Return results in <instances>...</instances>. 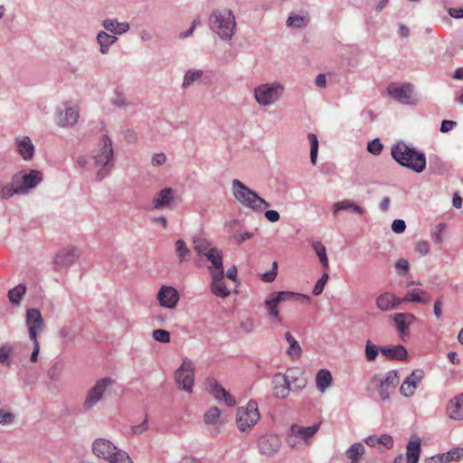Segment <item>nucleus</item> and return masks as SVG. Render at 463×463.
<instances>
[{
    "instance_id": "1",
    "label": "nucleus",
    "mask_w": 463,
    "mask_h": 463,
    "mask_svg": "<svg viewBox=\"0 0 463 463\" xmlns=\"http://www.w3.org/2000/svg\"><path fill=\"white\" fill-rule=\"evenodd\" d=\"M90 157L80 156L77 164L89 171H96L97 180L104 179L109 173L113 164L112 143L107 136H103L98 144V147L93 150Z\"/></svg>"
},
{
    "instance_id": "2",
    "label": "nucleus",
    "mask_w": 463,
    "mask_h": 463,
    "mask_svg": "<svg viewBox=\"0 0 463 463\" xmlns=\"http://www.w3.org/2000/svg\"><path fill=\"white\" fill-rule=\"evenodd\" d=\"M392 156L400 165L421 173L426 166L424 154L409 147L405 143L399 142L392 148Z\"/></svg>"
},
{
    "instance_id": "3",
    "label": "nucleus",
    "mask_w": 463,
    "mask_h": 463,
    "mask_svg": "<svg viewBox=\"0 0 463 463\" xmlns=\"http://www.w3.org/2000/svg\"><path fill=\"white\" fill-rule=\"evenodd\" d=\"M25 324L28 328L29 338L33 342V352L30 357L32 363H36L40 352L38 335L45 327L41 312L36 308H30L26 311Z\"/></svg>"
},
{
    "instance_id": "4",
    "label": "nucleus",
    "mask_w": 463,
    "mask_h": 463,
    "mask_svg": "<svg viewBox=\"0 0 463 463\" xmlns=\"http://www.w3.org/2000/svg\"><path fill=\"white\" fill-rule=\"evenodd\" d=\"M233 195L242 205L256 212L268 208L269 203L238 179L232 181Z\"/></svg>"
},
{
    "instance_id": "5",
    "label": "nucleus",
    "mask_w": 463,
    "mask_h": 463,
    "mask_svg": "<svg viewBox=\"0 0 463 463\" xmlns=\"http://www.w3.org/2000/svg\"><path fill=\"white\" fill-rule=\"evenodd\" d=\"M210 25L212 30L217 33L221 38L228 40L231 39L233 34L235 19L230 10H218L212 14Z\"/></svg>"
},
{
    "instance_id": "6",
    "label": "nucleus",
    "mask_w": 463,
    "mask_h": 463,
    "mask_svg": "<svg viewBox=\"0 0 463 463\" xmlns=\"http://www.w3.org/2000/svg\"><path fill=\"white\" fill-rule=\"evenodd\" d=\"M260 419L258 404L254 401L240 406L236 412V425L241 432H249Z\"/></svg>"
},
{
    "instance_id": "7",
    "label": "nucleus",
    "mask_w": 463,
    "mask_h": 463,
    "mask_svg": "<svg viewBox=\"0 0 463 463\" xmlns=\"http://www.w3.org/2000/svg\"><path fill=\"white\" fill-rule=\"evenodd\" d=\"M284 90L280 83H266L255 88L254 97L260 106H269L276 102L282 95Z\"/></svg>"
},
{
    "instance_id": "8",
    "label": "nucleus",
    "mask_w": 463,
    "mask_h": 463,
    "mask_svg": "<svg viewBox=\"0 0 463 463\" xmlns=\"http://www.w3.org/2000/svg\"><path fill=\"white\" fill-rule=\"evenodd\" d=\"M371 382L379 383L378 393L383 401H387L399 384L400 378L397 371L392 370L383 377L374 375Z\"/></svg>"
},
{
    "instance_id": "9",
    "label": "nucleus",
    "mask_w": 463,
    "mask_h": 463,
    "mask_svg": "<svg viewBox=\"0 0 463 463\" xmlns=\"http://www.w3.org/2000/svg\"><path fill=\"white\" fill-rule=\"evenodd\" d=\"M13 177L14 184L19 187L21 194H25L42 182L43 174L38 170L21 171L14 174Z\"/></svg>"
},
{
    "instance_id": "10",
    "label": "nucleus",
    "mask_w": 463,
    "mask_h": 463,
    "mask_svg": "<svg viewBox=\"0 0 463 463\" xmlns=\"http://www.w3.org/2000/svg\"><path fill=\"white\" fill-rule=\"evenodd\" d=\"M175 383L179 389L191 393L194 383V367L191 361L184 360L175 373Z\"/></svg>"
},
{
    "instance_id": "11",
    "label": "nucleus",
    "mask_w": 463,
    "mask_h": 463,
    "mask_svg": "<svg viewBox=\"0 0 463 463\" xmlns=\"http://www.w3.org/2000/svg\"><path fill=\"white\" fill-rule=\"evenodd\" d=\"M114 381L111 378H102L97 381L95 385L90 388L86 395L83 406L84 409L90 410L95 406L102 398L106 390L112 386Z\"/></svg>"
},
{
    "instance_id": "12",
    "label": "nucleus",
    "mask_w": 463,
    "mask_h": 463,
    "mask_svg": "<svg viewBox=\"0 0 463 463\" xmlns=\"http://www.w3.org/2000/svg\"><path fill=\"white\" fill-rule=\"evenodd\" d=\"M80 258V251L73 247H67L59 250L53 260L54 269L61 271L67 269Z\"/></svg>"
},
{
    "instance_id": "13",
    "label": "nucleus",
    "mask_w": 463,
    "mask_h": 463,
    "mask_svg": "<svg viewBox=\"0 0 463 463\" xmlns=\"http://www.w3.org/2000/svg\"><path fill=\"white\" fill-rule=\"evenodd\" d=\"M79 119V109L71 107L68 102L56 110V123L62 128H71L74 126Z\"/></svg>"
},
{
    "instance_id": "14",
    "label": "nucleus",
    "mask_w": 463,
    "mask_h": 463,
    "mask_svg": "<svg viewBox=\"0 0 463 463\" xmlns=\"http://www.w3.org/2000/svg\"><path fill=\"white\" fill-rule=\"evenodd\" d=\"M389 95L402 104L413 103L412 86L408 83L393 82L388 86Z\"/></svg>"
},
{
    "instance_id": "15",
    "label": "nucleus",
    "mask_w": 463,
    "mask_h": 463,
    "mask_svg": "<svg viewBox=\"0 0 463 463\" xmlns=\"http://www.w3.org/2000/svg\"><path fill=\"white\" fill-rule=\"evenodd\" d=\"M120 449L107 439H97L92 443V451L99 458L109 461Z\"/></svg>"
},
{
    "instance_id": "16",
    "label": "nucleus",
    "mask_w": 463,
    "mask_h": 463,
    "mask_svg": "<svg viewBox=\"0 0 463 463\" xmlns=\"http://www.w3.org/2000/svg\"><path fill=\"white\" fill-rule=\"evenodd\" d=\"M159 305L165 308H175L180 299L178 291L171 286H162L156 295Z\"/></svg>"
},
{
    "instance_id": "17",
    "label": "nucleus",
    "mask_w": 463,
    "mask_h": 463,
    "mask_svg": "<svg viewBox=\"0 0 463 463\" xmlns=\"http://www.w3.org/2000/svg\"><path fill=\"white\" fill-rule=\"evenodd\" d=\"M258 446L262 455L270 457L279 451L281 440L277 435L267 434L260 439Z\"/></svg>"
},
{
    "instance_id": "18",
    "label": "nucleus",
    "mask_w": 463,
    "mask_h": 463,
    "mask_svg": "<svg viewBox=\"0 0 463 463\" xmlns=\"http://www.w3.org/2000/svg\"><path fill=\"white\" fill-rule=\"evenodd\" d=\"M175 190L170 187H165L156 194L152 203L156 209L171 208L175 203Z\"/></svg>"
},
{
    "instance_id": "19",
    "label": "nucleus",
    "mask_w": 463,
    "mask_h": 463,
    "mask_svg": "<svg viewBox=\"0 0 463 463\" xmlns=\"http://www.w3.org/2000/svg\"><path fill=\"white\" fill-rule=\"evenodd\" d=\"M211 278V290L213 294L222 298L228 297L231 292L223 281L224 270H212Z\"/></svg>"
},
{
    "instance_id": "20",
    "label": "nucleus",
    "mask_w": 463,
    "mask_h": 463,
    "mask_svg": "<svg viewBox=\"0 0 463 463\" xmlns=\"http://www.w3.org/2000/svg\"><path fill=\"white\" fill-rule=\"evenodd\" d=\"M16 152L25 161L31 160L33 157L35 148L29 137L20 136L15 137Z\"/></svg>"
},
{
    "instance_id": "21",
    "label": "nucleus",
    "mask_w": 463,
    "mask_h": 463,
    "mask_svg": "<svg viewBox=\"0 0 463 463\" xmlns=\"http://www.w3.org/2000/svg\"><path fill=\"white\" fill-rule=\"evenodd\" d=\"M290 388L301 390L307 384V379L304 372L298 367H293L287 370L284 373Z\"/></svg>"
},
{
    "instance_id": "22",
    "label": "nucleus",
    "mask_w": 463,
    "mask_h": 463,
    "mask_svg": "<svg viewBox=\"0 0 463 463\" xmlns=\"http://www.w3.org/2000/svg\"><path fill=\"white\" fill-rule=\"evenodd\" d=\"M273 393L279 399H286L290 392V386L283 373H277L272 380Z\"/></svg>"
},
{
    "instance_id": "23",
    "label": "nucleus",
    "mask_w": 463,
    "mask_h": 463,
    "mask_svg": "<svg viewBox=\"0 0 463 463\" xmlns=\"http://www.w3.org/2000/svg\"><path fill=\"white\" fill-rule=\"evenodd\" d=\"M446 413L450 419L456 420H463V393L454 397L449 402Z\"/></svg>"
},
{
    "instance_id": "24",
    "label": "nucleus",
    "mask_w": 463,
    "mask_h": 463,
    "mask_svg": "<svg viewBox=\"0 0 463 463\" xmlns=\"http://www.w3.org/2000/svg\"><path fill=\"white\" fill-rule=\"evenodd\" d=\"M416 320V317L411 313H398L394 315L393 321L401 336L409 332V326Z\"/></svg>"
},
{
    "instance_id": "25",
    "label": "nucleus",
    "mask_w": 463,
    "mask_h": 463,
    "mask_svg": "<svg viewBox=\"0 0 463 463\" xmlns=\"http://www.w3.org/2000/svg\"><path fill=\"white\" fill-rule=\"evenodd\" d=\"M401 300L402 302L428 304L430 302L431 297L427 291L420 288H411L407 290L405 296Z\"/></svg>"
},
{
    "instance_id": "26",
    "label": "nucleus",
    "mask_w": 463,
    "mask_h": 463,
    "mask_svg": "<svg viewBox=\"0 0 463 463\" xmlns=\"http://www.w3.org/2000/svg\"><path fill=\"white\" fill-rule=\"evenodd\" d=\"M380 351L385 357L399 361L406 360L408 355L407 350L402 345L383 346Z\"/></svg>"
},
{
    "instance_id": "27",
    "label": "nucleus",
    "mask_w": 463,
    "mask_h": 463,
    "mask_svg": "<svg viewBox=\"0 0 463 463\" xmlns=\"http://www.w3.org/2000/svg\"><path fill=\"white\" fill-rule=\"evenodd\" d=\"M402 303L401 298H396L390 292H385L380 295L376 299L377 307L383 310L387 311Z\"/></svg>"
},
{
    "instance_id": "28",
    "label": "nucleus",
    "mask_w": 463,
    "mask_h": 463,
    "mask_svg": "<svg viewBox=\"0 0 463 463\" xmlns=\"http://www.w3.org/2000/svg\"><path fill=\"white\" fill-rule=\"evenodd\" d=\"M316 386L320 392H325L333 383V377L327 369H320L315 378Z\"/></svg>"
},
{
    "instance_id": "29",
    "label": "nucleus",
    "mask_w": 463,
    "mask_h": 463,
    "mask_svg": "<svg viewBox=\"0 0 463 463\" xmlns=\"http://www.w3.org/2000/svg\"><path fill=\"white\" fill-rule=\"evenodd\" d=\"M406 450V458L408 463H418L420 454V439H411Z\"/></svg>"
},
{
    "instance_id": "30",
    "label": "nucleus",
    "mask_w": 463,
    "mask_h": 463,
    "mask_svg": "<svg viewBox=\"0 0 463 463\" xmlns=\"http://www.w3.org/2000/svg\"><path fill=\"white\" fill-rule=\"evenodd\" d=\"M319 428V424H315L310 427H302L297 424H294L290 428V433L293 436L300 437L301 439L307 440L311 438L317 431Z\"/></svg>"
},
{
    "instance_id": "31",
    "label": "nucleus",
    "mask_w": 463,
    "mask_h": 463,
    "mask_svg": "<svg viewBox=\"0 0 463 463\" xmlns=\"http://www.w3.org/2000/svg\"><path fill=\"white\" fill-rule=\"evenodd\" d=\"M206 259L211 261L212 266L209 267L210 272L212 270H224L223 263H222V252L216 247L213 249L211 251L204 255Z\"/></svg>"
},
{
    "instance_id": "32",
    "label": "nucleus",
    "mask_w": 463,
    "mask_h": 463,
    "mask_svg": "<svg viewBox=\"0 0 463 463\" xmlns=\"http://www.w3.org/2000/svg\"><path fill=\"white\" fill-rule=\"evenodd\" d=\"M285 337L289 345L287 350L288 354L291 357L292 360H298L302 353L301 346L290 332H286Z\"/></svg>"
},
{
    "instance_id": "33",
    "label": "nucleus",
    "mask_w": 463,
    "mask_h": 463,
    "mask_svg": "<svg viewBox=\"0 0 463 463\" xmlns=\"http://www.w3.org/2000/svg\"><path fill=\"white\" fill-rule=\"evenodd\" d=\"M334 213H336L339 211H348L352 210L358 214H364V210L360 205L356 204L355 203L350 201V200H344L341 202L335 203L333 205Z\"/></svg>"
},
{
    "instance_id": "34",
    "label": "nucleus",
    "mask_w": 463,
    "mask_h": 463,
    "mask_svg": "<svg viewBox=\"0 0 463 463\" xmlns=\"http://www.w3.org/2000/svg\"><path fill=\"white\" fill-rule=\"evenodd\" d=\"M103 26L107 31L116 34H121L129 29V24L128 23H118L109 19L103 21Z\"/></svg>"
},
{
    "instance_id": "35",
    "label": "nucleus",
    "mask_w": 463,
    "mask_h": 463,
    "mask_svg": "<svg viewBox=\"0 0 463 463\" xmlns=\"http://www.w3.org/2000/svg\"><path fill=\"white\" fill-rule=\"evenodd\" d=\"M203 420L207 425L217 427L222 424L221 411L217 407L210 408L203 415Z\"/></svg>"
},
{
    "instance_id": "36",
    "label": "nucleus",
    "mask_w": 463,
    "mask_h": 463,
    "mask_svg": "<svg viewBox=\"0 0 463 463\" xmlns=\"http://www.w3.org/2000/svg\"><path fill=\"white\" fill-rule=\"evenodd\" d=\"M364 454V447L360 442L353 444L346 450V456L351 460V463H357Z\"/></svg>"
},
{
    "instance_id": "37",
    "label": "nucleus",
    "mask_w": 463,
    "mask_h": 463,
    "mask_svg": "<svg viewBox=\"0 0 463 463\" xmlns=\"http://www.w3.org/2000/svg\"><path fill=\"white\" fill-rule=\"evenodd\" d=\"M117 37L108 34L105 32L99 33L97 36V41L100 46V52L102 53H107L109 51V48L111 44H113L117 41Z\"/></svg>"
},
{
    "instance_id": "38",
    "label": "nucleus",
    "mask_w": 463,
    "mask_h": 463,
    "mask_svg": "<svg viewBox=\"0 0 463 463\" xmlns=\"http://www.w3.org/2000/svg\"><path fill=\"white\" fill-rule=\"evenodd\" d=\"M194 249L198 255L204 256L206 253L211 251L215 247L212 246L211 242L204 238H195L193 241Z\"/></svg>"
},
{
    "instance_id": "39",
    "label": "nucleus",
    "mask_w": 463,
    "mask_h": 463,
    "mask_svg": "<svg viewBox=\"0 0 463 463\" xmlns=\"http://www.w3.org/2000/svg\"><path fill=\"white\" fill-rule=\"evenodd\" d=\"M14 194H21L19 187L14 184V177H12V182L10 184H4L0 183V197L2 199L7 200Z\"/></svg>"
},
{
    "instance_id": "40",
    "label": "nucleus",
    "mask_w": 463,
    "mask_h": 463,
    "mask_svg": "<svg viewBox=\"0 0 463 463\" xmlns=\"http://www.w3.org/2000/svg\"><path fill=\"white\" fill-rule=\"evenodd\" d=\"M175 253L179 262H184L188 260L191 250L184 241L177 240L175 241Z\"/></svg>"
},
{
    "instance_id": "41",
    "label": "nucleus",
    "mask_w": 463,
    "mask_h": 463,
    "mask_svg": "<svg viewBox=\"0 0 463 463\" xmlns=\"http://www.w3.org/2000/svg\"><path fill=\"white\" fill-rule=\"evenodd\" d=\"M14 353V346L10 344H5L0 347V364L4 365H10L12 362V354Z\"/></svg>"
},
{
    "instance_id": "42",
    "label": "nucleus",
    "mask_w": 463,
    "mask_h": 463,
    "mask_svg": "<svg viewBox=\"0 0 463 463\" xmlns=\"http://www.w3.org/2000/svg\"><path fill=\"white\" fill-rule=\"evenodd\" d=\"M279 303V300L276 297H273L272 298L267 299L265 301V307L270 316L274 317L278 319V321L281 322L282 318L279 316V312L278 310V306Z\"/></svg>"
},
{
    "instance_id": "43",
    "label": "nucleus",
    "mask_w": 463,
    "mask_h": 463,
    "mask_svg": "<svg viewBox=\"0 0 463 463\" xmlns=\"http://www.w3.org/2000/svg\"><path fill=\"white\" fill-rule=\"evenodd\" d=\"M25 292H26L25 286L23 284H19L15 288L9 290V292H8L9 300L13 304H19L20 300L22 299V298L24 297Z\"/></svg>"
},
{
    "instance_id": "44",
    "label": "nucleus",
    "mask_w": 463,
    "mask_h": 463,
    "mask_svg": "<svg viewBox=\"0 0 463 463\" xmlns=\"http://www.w3.org/2000/svg\"><path fill=\"white\" fill-rule=\"evenodd\" d=\"M313 249L316 251L322 266L325 269H328L329 264H328V260H327L326 250L325 246L320 241H315L313 243Z\"/></svg>"
},
{
    "instance_id": "45",
    "label": "nucleus",
    "mask_w": 463,
    "mask_h": 463,
    "mask_svg": "<svg viewBox=\"0 0 463 463\" xmlns=\"http://www.w3.org/2000/svg\"><path fill=\"white\" fill-rule=\"evenodd\" d=\"M307 138L310 143V160L313 165H316L318 152V140L317 136L313 133H309Z\"/></svg>"
},
{
    "instance_id": "46",
    "label": "nucleus",
    "mask_w": 463,
    "mask_h": 463,
    "mask_svg": "<svg viewBox=\"0 0 463 463\" xmlns=\"http://www.w3.org/2000/svg\"><path fill=\"white\" fill-rule=\"evenodd\" d=\"M279 302L286 301V300H291L294 298H302L306 299L307 301H309V297L307 295L298 294L290 291H279L275 296Z\"/></svg>"
},
{
    "instance_id": "47",
    "label": "nucleus",
    "mask_w": 463,
    "mask_h": 463,
    "mask_svg": "<svg viewBox=\"0 0 463 463\" xmlns=\"http://www.w3.org/2000/svg\"><path fill=\"white\" fill-rule=\"evenodd\" d=\"M379 348L376 345L373 344L372 341L367 340L365 345V359L368 362L375 360L379 353Z\"/></svg>"
},
{
    "instance_id": "48",
    "label": "nucleus",
    "mask_w": 463,
    "mask_h": 463,
    "mask_svg": "<svg viewBox=\"0 0 463 463\" xmlns=\"http://www.w3.org/2000/svg\"><path fill=\"white\" fill-rule=\"evenodd\" d=\"M203 76L202 71H188L184 78L183 87L187 88Z\"/></svg>"
},
{
    "instance_id": "49",
    "label": "nucleus",
    "mask_w": 463,
    "mask_h": 463,
    "mask_svg": "<svg viewBox=\"0 0 463 463\" xmlns=\"http://www.w3.org/2000/svg\"><path fill=\"white\" fill-rule=\"evenodd\" d=\"M446 229V224H437L430 232V237L435 243H441L443 241V232Z\"/></svg>"
},
{
    "instance_id": "50",
    "label": "nucleus",
    "mask_w": 463,
    "mask_h": 463,
    "mask_svg": "<svg viewBox=\"0 0 463 463\" xmlns=\"http://www.w3.org/2000/svg\"><path fill=\"white\" fill-rule=\"evenodd\" d=\"M444 461L445 462H450L454 460L460 459L463 458V448L458 447L450 449L446 454H443Z\"/></svg>"
},
{
    "instance_id": "51",
    "label": "nucleus",
    "mask_w": 463,
    "mask_h": 463,
    "mask_svg": "<svg viewBox=\"0 0 463 463\" xmlns=\"http://www.w3.org/2000/svg\"><path fill=\"white\" fill-rule=\"evenodd\" d=\"M416 389L417 386L414 383L405 379L401 385L400 392L404 397H411L414 394Z\"/></svg>"
},
{
    "instance_id": "52",
    "label": "nucleus",
    "mask_w": 463,
    "mask_h": 463,
    "mask_svg": "<svg viewBox=\"0 0 463 463\" xmlns=\"http://www.w3.org/2000/svg\"><path fill=\"white\" fill-rule=\"evenodd\" d=\"M306 24V17L301 15H290L287 20V25L294 28H302Z\"/></svg>"
},
{
    "instance_id": "53",
    "label": "nucleus",
    "mask_w": 463,
    "mask_h": 463,
    "mask_svg": "<svg viewBox=\"0 0 463 463\" xmlns=\"http://www.w3.org/2000/svg\"><path fill=\"white\" fill-rule=\"evenodd\" d=\"M153 337L156 341L159 343H169L170 342V334L168 331L165 329H156L153 332Z\"/></svg>"
},
{
    "instance_id": "54",
    "label": "nucleus",
    "mask_w": 463,
    "mask_h": 463,
    "mask_svg": "<svg viewBox=\"0 0 463 463\" xmlns=\"http://www.w3.org/2000/svg\"><path fill=\"white\" fill-rule=\"evenodd\" d=\"M109 463H134L128 454L124 450H119L116 457H113L109 461Z\"/></svg>"
},
{
    "instance_id": "55",
    "label": "nucleus",
    "mask_w": 463,
    "mask_h": 463,
    "mask_svg": "<svg viewBox=\"0 0 463 463\" xmlns=\"http://www.w3.org/2000/svg\"><path fill=\"white\" fill-rule=\"evenodd\" d=\"M327 279H328L327 273H324L322 275V277L317 280V282L316 283V285L313 288V294L315 296H318L323 292L325 286L327 282Z\"/></svg>"
},
{
    "instance_id": "56",
    "label": "nucleus",
    "mask_w": 463,
    "mask_h": 463,
    "mask_svg": "<svg viewBox=\"0 0 463 463\" xmlns=\"http://www.w3.org/2000/svg\"><path fill=\"white\" fill-rule=\"evenodd\" d=\"M277 269H278V264L276 261H273L271 269L263 273L261 275V279L265 282L274 281L277 277V274H278Z\"/></svg>"
},
{
    "instance_id": "57",
    "label": "nucleus",
    "mask_w": 463,
    "mask_h": 463,
    "mask_svg": "<svg viewBox=\"0 0 463 463\" xmlns=\"http://www.w3.org/2000/svg\"><path fill=\"white\" fill-rule=\"evenodd\" d=\"M14 419V415L5 410V409H0V424L1 425H7L13 422Z\"/></svg>"
},
{
    "instance_id": "58",
    "label": "nucleus",
    "mask_w": 463,
    "mask_h": 463,
    "mask_svg": "<svg viewBox=\"0 0 463 463\" xmlns=\"http://www.w3.org/2000/svg\"><path fill=\"white\" fill-rule=\"evenodd\" d=\"M367 150L373 155H379L383 150V144L381 143L380 139L375 138L369 142Z\"/></svg>"
},
{
    "instance_id": "59",
    "label": "nucleus",
    "mask_w": 463,
    "mask_h": 463,
    "mask_svg": "<svg viewBox=\"0 0 463 463\" xmlns=\"http://www.w3.org/2000/svg\"><path fill=\"white\" fill-rule=\"evenodd\" d=\"M423 376V371L417 369L412 371V373L406 379L417 386V384L422 380Z\"/></svg>"
},
{
    "instance_id": "60",
    "label": "nucleus",
    "mask_w": 463,
    "mask_h": 463,
    "mask_svg": "<svg viewBox=\"0 0 463 463\" xmlns=\"http://www.w3.org/2000/svg\"><path fill=\"white\" fill-rule=\"evenodd\" d=\"M415 250L420 256H425L430 252V244L426 241H420L416 243Z\"/></svg>"
},
{
    "instance_id": "61",
    "label": "nucleus",
    "mask_w": 463,
    "mask_h": 463,
    "mask_svg": "<svg viewBox=\"0 0 463 463\" xmlns=\"http://www.w3.org/2000/svg\"><path fill=\"white\" fill-rule=\"evenodd\" d=\"M148 429V420L145 419L140 424L135 425L132 427V431L134 434L140 435L144 433Z\"/></svg>"
},
{
    "instance_id": "62",
    "label": "nucleus",
    "mask_w": 463,
    "mask_h": 463,
    "mask_svg": "<svg viewBox=\"0 0 463 463\" xmlns=\"http://www.w3.org/2000/svg\"><path fill=\"white\" fill-rule=\"evenodd\" d=\"M405 228H406V225H405V222L403 220L397 219L392 222V230L395 233L403 232Z\"/></svg>"
},
{
    "instance_id": "63",
    "label": "nucleus",
    "mask_w": 463,
    "mask_h": 463,
    "mask_svg": "<svg viewBox=\"0 0 463 463\" xmlns=\"http://www.w3.org/2000/svg\"><path fill=\"white\" fill-rule=\"evenodd\" d=\"M225 392L226 390L222 385H219L217 383H214V384L212 386V392L213 396L218 400L222 399V396Z\"/></svg>"
},
{
    "instance_id": "64",
    "label": "nucleus",
    "mask_w": 463,
    "mask_h": 463,
    "mask_svg": "<svg viewBox=\"0 0 463 463\" xmlns=\"http://www.w3.org/2000/svg\"><path fill=\"white\" fill-rule=\"evenodd\" d=\"M379 443L387 449H392L393 446L392 438L390 435L383 434L379 437Z\"/></svg>"
}]
</instances>
